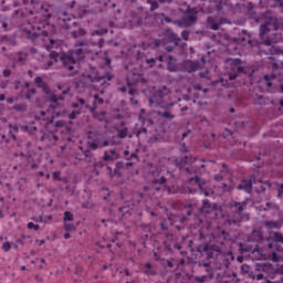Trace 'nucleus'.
Segmentation results:
<instances>
[{
    "label": "nucleus",
    "instance_id": "obj_23",
    "mask_svg": "<svg viewBox=\"0 0 283 283\" xmlns=\"http://www.w3.org/2000/svg\"><path fill=\"white\" fill-rule=\"evenodd\" d=\"M205 266H206V272H207L208 274L198 277V281H199L200 283L207 282V277H210V280L213 279V275H214V270L211 269V266H209V265H207V264H206Z\"/></svg>",
    "mask_w": 283,
    "mask_h": 283
},
{
    "label": "nucleus",
    "instance_id": "obj_28",
    "mask_svg": "<svg viewBox=\"0 0 283 283\" xmlns=\"http://www.w3.org/2000/svg\"><path fill=\"white\" fill-rule=\"evenodd\" d=\"M264 227H266V229H281L282 228V222L280 221H265L264 222Z\"/></svg>",
    "mask_w": 283,
    "mask_h": 283
},
{
    "label": "nucleus",
    "instance_id": "obj_1",
    "mask_svg": "<svg viewBox=\"0 0 283 283\" xmlns=\"http://www.w3.org/2000/svg\"><path fill=\"white\" fill-rule=\"evenodd\" d=\"M14 8L18 6H29V12H23L21 10H15L13 12V17L27 19V22H23L20 25V31L24 33L27 39H31V41H35V39H40V41H49L50 44L44 45L45 50H57L61 52V40H54L48 38L50 31V19L54 17V6L48 3H41L39 0H15L13 2Z\"/></svg>",
    "mask_w": 283,
    "mask_h": 283
},
{
    "label": "nucleus",
    "instance_id": "obj_42",
    "mask_svg": "<svg viewBox=\"0 0 283 283\" xmlns=\"http://www.w3.org/2000/svg\"><path fill=\"white\" fill-rule=\"evenodd\" d=\"M273 239L275 242H283V235L280 232H275Z\"/></svg>",
    "mask_w": 283,
    "mask_h": 283
},
{
    "label": "nucleus",
    "instance_id": "obj_62",
    "mask_svg": "<svg viewBox=\"0 0 283 283\" xmlns=\"http://www.w3.org/2000/svg\"><path fill=\"white\" fill-rule=\"evenodd\" d=\"M181 151H184V154L187 153V145L186 144L181 145Z\"/></svg>",
    "mask_w": 283,
    "mask_h": 283
},
{
    "label": "nucleus",
    "instance_id": "obj_63",
    "mask_svg": "<svg viewBox=\"0 0 283 283\" xmlns=\"http://www.w3.org/2000/svg\"><path fill=\"white\" fill-rule=\"evenodd\" d=\"M124 156H125L126 159H128L129 158V150H125Z\"/></svg>",
    "mask_w": 283,
    "mask_h": 283
},
{
    "label": "nucleus",
    "instance_id": "obj_24",
    "mask_svg": "<svg viewBox=\"0 0 283 283\" xmlns=\"http://www.w3.org/2000/svg\"><path fill=\"white\" fill-rule=\"evenodd\" d=\"M25 59H28V54L24 52L15 53L12 57L14 63H20V65H23V63H25Z\"/></svg>",
    "mask_w": 283,
    "mask_h": 283
},
{
    "label": "nucleus",
    "instance_id": "obj_43",
    "mask_svg": "<svg viewBox=\"0 0 283 283\" xmlns=\"http://www.w3.org/2000/svg\"><path fill=\"white\" fill-rule=\"evenodd\" d=\"M73 36H85V31L83 29H80L78 31H73L72 32Z\"/></svg>",
    "mask_w": 283,
    "mask_h": 283
},
{
    "label": "nucleus",
    "instance_id": "obj_2",
    "mask_svg": "<svg viewBox=\"0 0 283 283\" xmlns=\"http://www.w3.org/2000/svg\"><path fill=\"white\" fill-rule=\"evenodd\" d=\"M75 48V50L62 54L59 51H51V60L43 65V70H51L52 65L60 59L65 70H69L72 74H76L81 61L85 59V54L92 53V49H90V44L85 42H78Z\"/></svg>",
    "mask_w": 283,
    "mask_h": 283
},
{
    "label": "nucleus",
    "instance_id": "obj_57",
    "mask_svg": "<svg viewBox=\"0 0 283 283\" xmlns=\"http://www.w3.org/2000/svg\"><path fill=\"white\" fill-rule=\"evenodd\" d=\"M62 94H63V96L70 94V87L62 90Z\"/></svg>",
    "mask_w": 283,
    "mask_h": 283
},
{
    "label": "nucleus",
    "instance_id": "obj_12",
    "mask_svg": "<svg viewBox=\"0 0 283 283\" xmlns=\"http://www.w3.org/2000/svg\"><path fill=\"white\" fill-rule=\"evenodd\" d=\"M198 12H200V9H191V7L188 6L184 17L175 21L176 25L179 28H189L190 25H193V23L198 21Z\"/></svg>",
    "mask_w": 283,
    "mask_h": 283
},
{
    "label": "nucleus",
    "instance_id": "obj_32",
    "mask_svg": "<svg viewBox=\"0 0 283 283\" xmlns=\"http://www.w3.org/2000/svg\"><path fill=\"white\" fill-rule=\"evenodd\" d=\"M57 21H62V23H65L66 21H70V18H67V12L65 11H59L57 12Z\"/></svg>",
    "mask_w": 283,
    "mask_h": 283
},
{
    "label": "nucleus",
    "instance_id": "obj_26",
    "mask_svg": "<svg viewBox=\"0 0 283 283\" xmlns=\"http://www.w3.org/2000/svg\"><path fill=\"white\" fill-rule=\"evenodd\" d=\"M208 28H210V30H219L220 23L216 18L208 17Z\"/></svg>",
    "mask_w": 283,
    "mask_h": 283
},
{
    "label": "nucleus",
    "instance_id": "obj_20",
    "mask_svg": "<svg viewBox=\"0 0 283 283\" xmlns=\"http://www.w3.org/2000/svg\"><path fill=\"white\" fill-rule=\"evenodd\" d=\"M40 140L42 143H45V140H48V143H51V145H56V143L59 142V136H56L55 133L49 132L45 133Z\"/></svg>",
    "mask_w": 283,
    "mask_h": 283
},
{
    "label": "nucleus",
    "instance_id": "obj_4",
    "mask_svg": "<svg viewBox=\"0 0 283 283\" xmlns=\"http://www.w3.org/2000/svg\"><path fill=\"white\" fill-rule=\"evenodd\" d=\"M102 62L99 63V70L96 67H90L88 71L82 74V83L85 87H92L94 83L102 85L105 87L108 85L109 81L114 78L112 73L109 72L112 60L107 56V53H103Z\"/></svg>",
    "mask_w": 283,
    "mask_h": 283
},
{
    "label": "nucleus",
    "instance_id": "obj_52",
    "mask_svg": "<svg viewBox=\"0 0 283 283\" xmlns=\"http://www.w3.org/2000/svg\"><path fill=\"white\" fill-rule=\"evenodd\" d=\"M53 180H61V171L53 172Z\"/></svg>",
    "mask_w": 283,
    "mask_h": 283
},
{
    "label": "nucleus",
    "instance_id": "obj_29",
    "mask_svg": "<svg viewBox=\"0 0 283 283\" xmlns=\"http://www.w3.org/2000/svg\"><path fill=\"white\" fill-rule=\"evenodd\" d=\"M266 8H281L283 11V0H271L268 1Z\"/></svg>",
    "mask_w": 283,
    "mask_h": 283
},
{
    "label": "nucleus",
    "instance_id": "obj_33",
    "mask_svg": "<svg viewBox=\"0 0 283 283\" xmlns=\"http://www.w3.org/2000/svg\"><path fill=\"white\" fill-rule=\"evenodd\" d=\"M156 61H159V63H163V61H165V57L163 55H159L157 59H146V63L148 65H150V67H154V63H156Z\"/></svg>",
    "mask_w": 283,
    "mask_h": 283
},
{
    "label": "nucleus",
    "instance_id": "obj_21",
    "mask_svg": "<svg viewBox=\"0 0 283 283\" xmlns=\"http://www.w3.org/2000/svg\"><path fill=\"white\" fill-rule=\"evenodd\" d=\"M240 249L241 251H243L244 253H262V250H260V248L258 245H255L253 248V245L249 244V243H240Z\"/></svg>",
    "mask_w": 283,
    "mask_h": 283
},
{
    "label": "nucleus",
    "instance_id": "obj_60",
    "mask_svg": "<svg viewBox=\"0 0 283 283\" xmlns=\"http://www.w3.org/2000/svg\"><path fill=\"white\" fill-rule=\"evenodd\" d=\"M167 266H169V269H174V261L168 260L167 261Z\"/></svg>",
    "mask_w": 283,
    "mask_h": 283
},
{
    "label": "nucleus",
    "instance_id": "obj_9",
    "mask_svg": "<svg viewBox=\"0 0 283 283\" xmlns=\"http://www.w3.org/2000/svg\"><path fill=\"white\" fill-rule=\"evenodd\" d=\"M109 140L105 138L102 134H91L88 136L87 149L84 151V157L87 158L90 151L96 149H103V147H108Z\"/></svg>",
    "mask_w": 283,
    "mask_h": 283
},
{
    "label": "nucleus",
    "instance_id": "obj_11",
    "mask_svg": "<svg viewBox=\"0 0 283 283\" xmlns=\"http://www.w3.org/2000/svg\"><path fill=\"white\" fill-rule=\"evenodd\" d=\"M272 74L264 75L263 83L266 84L268 92H273L271 87H273V82L274 78H279V81H283V62H273L272 63Z\"/></svg>",
    "mask_w": 283,
    "mask_h": 283
},
{
    "label": "nucleus",
    "instance_id": "obj_59",
    "mask_svg": "<svg viewBox=\"0 0 283 283\" xmlns=\"http://www.w3.org/2000/svg\"><path fill=\"white\" fill-rule=\"evenodd\" d=\"M7 103H8L9 105H12V103H14V97H8V98H7Z\"/></svg>",
    "mask_w": 283,
    "mask_h": 283
},
{
    "label": "nucleus",
    "instance_id": "obj_49",
    "mask_svg": "<svg viewBox=\"0 0 283 283\" xmlns=\"http://www.w3.org/2000/svg\"><path fill=\"white\" fill-rule=\"evenodd\" d=\"M266 269H269V265H266V264L260 263L256 265L258 271H266Z\"/></svg>",
    "mask_w": 283,
    "mask_h": 283
},
{
    "label": "nucleus",
    "instance_id": "obj_54",
    "mask_svg": "<svg viewBox=\"0 0 283 283\" xmlns=\"http://www.w3.org/2000/svg\"><path fill=\"white\" fill-rule=\"evenodd\" d=\"M55 127H65V122L63 120L55 122Z\"/></svg>",
    "mask_w": 283,
    "mask_h": 283
},
{
    "label": "nucleus",
    "instance_id": "obj_38",
    "mask_svg": "<svg viewBox=\"0 0 283 283\" xmlns=\"http://www.w3.org/2000/svg\"><path fill=\"white\" fill-rule=\"evenodd\" d=\"M148 6H150V12L158 10V2L156 0H147Z\"/></svg>",
    "mask_w": 283,
    "mask_h": 283
},
{
    "label": "nucleus",
    "instance_id": "obj_37",
    "mask_svg": "<svg viewBox=\"0 0 283 283\" xmlns=\"http://www.w3.org/2000/svg\"><path fill=\"white\" fill-rule=\"evenodd\" d=\"M103 34H107V29H97L92 32V36H103Z\"/></svg>",
    "mask_w": 283,
    "mask_h": 283
},
{
    "label": "nucleus",
    "instance_id": "obj_61",
    "mask_svg": "<svg viewBox=\"0 0 283 283\" xmlns=\"http://www.w3.org/2000/svg\"><path fill=\"white\" fill-rule=\"evenodd\" d=\"M175 249H177V251H180V249H182V245L180 243H175Z\"/></svg>",
    "mask_w": 283,
    "mask_h": 283
},
{
    "label": "nucleus",
    "instance_id": "obj_16",
    "mask_svg": "<svg viewBox=\"0 0 283 283\" xmlns=\"http://www.w3.org/2000/svg\"><path fill=\"white\" fill-rule=\"evenodd\" d=\"M234 42L238 43V45H243L244 48H247V45H249V48H253L255 45V42L251 40V35L247 32H243V36L234 39Z\"/></svg>",
    "mask_w": 283,
    "mask_h": 283
},
{
    "label": "nucleus",
    "instance_id": "obj_19",
    "mask_svg": "<svg viewBox=\"0 0 283 283\" xmlns=\"http://www.w3.org/2000/svg\"><path fill=\"white\" fill-rule=\"evenodd\" d=\"M237 189L239 191L243 190L245 193H251L253 191V181L251 179H243Z\"/></svg>",
    "mask_w": 283,
    "mask_h": 283
},
{
    "label": "nucleus",
    "instance_id": "obj_6",
    "mask_svg": "<svg viewBox=\"0 0 283 283\" xmlns=\"http://www.w3.org/2000/svg\"><path fill=\"white\" fill-rule=\"evenodd\" d=\"M277 30H283V19L282 18H270L266 23L260 27V36L263 41V45L270 48L271 54L277 52V49L273 46L275 40L271 38V32H277Z\"/></svg>",
    "mask_w": 283,
    "mask_h": 283
},
{
    "label": "nucleus",
    "instance_id": "obj_8",
    "mask_svg": "<svg viewBox=\"0 0 283 283\" xmlns=\"http://www.w3.org/2000/svg\"><path fill=\"white\" fill-rule=\"evenodd\" d=\"M78 103L80 104L74 103L72 105V108L74 111H72L69 114L70 120H75L76 116H80V114L83 112V107L85 109H90L91 114H94L96 112V105H103L104 101H103V98H101V96H98V94H95L94 95V106L93 107H90V104H87V102H85L84 98H80Z\"/></svg>",
    "mask_w": 283,
    "mask_h": 283
},
{
    "label": "nucleus",
    "instance_id": "obj_5",
    "mask_svg": "<svg viewBox=\"0 0 283 283\" xmlns=\"http://www.w3.org/2000/svg\"><path fill=\"white\" fill-rule=\"evenodd\" d=\"M34 82L36 87H40V90L43 91L51 103L49 105L48 114H51L53 118L65 117L67 113L65 112V108L62 106V104L59 103V101H64L65 97L63 95L56 96V94L52 93V90L48 83L43 82L41 76H36Z\"/></svg>",
    "mask_w": 283,
    "mask_h": 283
},
{
    "label": "nucleus",
    "instance_id": "obj_25",
    "mask_svg": "<svg viewBox=\"0 0 283 283\" xmlns=\"http://www.w3.org/2000/svg\"><path fill=\"white\" fill-rule=\"evenodd\" d=\"M129 21V28H136V25H140L143 23V19L138 17L137 14H132V19Z\"/></svg>",
    "mask_w": 283,
    "mask_h": 283
},
{
    "label": "nucleus",
    "instance_id": "obj_48",
    "mask_svg": "<svg viewBox=\"0 0 283 283\" xmlns=\"http://www.w3.org/2000/svg\"><path fill=\"white\" fill-rule=\"evenodd\" d=\"M243 8L247 10V12H251V10H253V3L248 2L243 4Z\"/></svg>",
    "mask_w": 283,
    "mask_h": 283
},
{
    "label": "nucleus",
    "instance_id": "obj_14",
    "mask_svg": "<svg viewBox=\"0 0 283 283\" xmlns=\"http://www.w3.org/2000/svg\"><path fill=\"white\" fill-rule=\"evenodd\" d=\"M232 207L237 209L234 217L228 220L229 224H240L243 220H249L248 214H242V212L247 209V201L242 202H233Z\"/></svg>",
    "mask_w": 283,
    "mask_h": 283
},
{
    "label": "nucleus",
    "instance_id": "obj_46",
    "mask_svg": "<svg viewBox=\"0 0 283 283\" xmlns=\"http://www.w3.org/2000/svg\"><path fill=\"white\" fill-rule=\"evenodd\" d=\"M64 229L65 231H74L76 228L74 227V223H65Z\"/></svg>",
    "mask_w": 283,
    "mask_h": 283
},
{
    "label": "nucleus",
    "instance_id": "obj_56",
    "mask_svg": "<svg viewBox=\"0 0 283 283\" xmlns=\"http://www.w3.org/2000/svg\"><path fill=\"white\" fill-rule=\"evenodd\" d=\"M241 271H242L243 273H249V265H242V266H241Z\"/></svg>",
    "mask_w": 283,
    "mask_h": 283
},
{
    "label": "nucleus",
    "instance_id": "obj_27",
    "mask_svg": "<svg viewBox=\"0 0 283 283\" xmlns=\"http://www.w3.org/2000/svg\"><path fill=\"white\" fill-rule=\"evenodd\" d=\"M143 273L145 275H156V270H154V265H151V263H146L143 268Z\"/></svg>",
    "mask_w": 283,
    "mask_h": 283
},
{
    "label": "nucleus",
    "instance_id": "obj_34",
    "mask_svg": "<svg viewBox=\"0 0 283 283\" xmlns=\"http://www.w3.org/2000/svg\"><path fill=\"white\" fill-rule=\"evenodd\" d=\"M9 132L11 134V137L13 138V140H17V133H19V126L17 125H9Z\"/></svg>",
    "mask_w": 283,
    "mask_h": 283
},
{
    "label": "nucleus",
    "instance_id": "obj_13",
    "mask_svg": "<svg viewBox=\"0 0 283 283\" xmlns=\"http://www.w3.org/2000/svg\"><path fill=\"white\" fill-rule=\"evenodd\" d=\"M178 43H180V38L171 31H167L163 40H155V45L157 48L163 45L167 52H172Z\"/></svg>",
    "mask_w": 283,
    "mask_h": 283
},
{
    "label": "nucleus",
    "instance_id": "obj_45",
    "mask_svg": "<svg viewBox=\"0 0 283 283\" xmlns=\"http://www.w3.org/2000/svg\"><path fill=\"white\" fill-rule=\"evenodd\" d=\"M36 94V90L31 88L27 94H25V99L30 101V98H32V95Z\"/></svg>",
    "mask_w": 283,
    "mask_h": 283
},
{
    "label": "nucleus",
    "instance_id": "obj_10",
    "mask_svg": "<svg viewBox=\"0 0 283 283\" xmlns=\"http://www.w3.org/2000/svg\"><path fill=\"white\" fill-rule=\"evenodd\" d=\"M199 235L201 240H205L207 242L205 250L207 251L209 247H214L213 242H220V244H224L228 240H231V234L229 232L222 230L219 234V237L213 235L212 233L210 234H205L203 230H199Z\"/></svg>",
    "mask_w": 283,
    "mask_h": 283
},
{
    "label": "nucleus",
    "instance_id": "obj_3",
    "mask_svg": "<svg viewBox=\"0 0 283 283\" xmlns=\"http://www.w3.org/2000/svg\"><path fill=\"white\" fill-rule=\"evenodd\" d=\"M175 165L188 174L189 185H195V187L200 190V193L209 196L208 190L202 188L205 181H201L200 177H198V174H200V167H205V160H200L192 156H185L176 158Z\"/></svg>",
    "mask_w": 283,
    "mask_h": 283
},
{
    "label": "nucleus",
    "instance_id": "obj_58",
    "mask_svg": "<svg viewBox=\"0 0 283 283\" xmlns=\"http://www.w3.org/2000/svg\"><path fill=\"white\" fill-rule=\"evenodd\" d=\"M108 154H109L113 158H116V150L111 149V150H108Z\"/></svg>",
    "mask_w": 283,
    "mask_h": 283
},
{
    "label": "nucleus",
    "instance_id": "obj_51",
    "mask_svg": "<svg viewBox=\"0 0 283 283\" xmlns=\"http://www.w3.org/2000/svg\"><path fill=\"white\" fill-rule=\"evenodd\" d=\"M181 36H182L184 41H189V31H182Z\"/></svg>",
    "mask_w": 283,
    "mask_h": 283
},
{
    "label": "nucleus",
    "instance_id": "obj_30",
    "mask_svg": "<svg viewBox=\"0 0 283 283\" xmlns=\"http://www.w3.org/2000/svg\"><path fill=\"white\" fill-rule=\"evenodd\" d=\"M127 134H129V130L127 129V127H123V128H117V137L123 139V138H127Z\"/></svg>",
    "mask_w": 283,
    "mask_h": 283
},
{
    "label": "nucleus",
    "instance_id": "obj_44",
    "mask_svg": "<svg viewBox=\"0 0 283 283\" xmlns=\"http://www.w3.org/2000/svg\"><path fill=\"white\" fill-rule=\"evenodd\" d=\"M104 44L105 41L102 38L97 39V42H92V45H98L99 50L103 48Z\"/></svg>",
    "mask_w": 283,
    "mask_h": 283
},
{
    "label": "nucleus",
    "instance_id": "obj_41",
    "mask_svg": "<svg viewBox=\"0 0 283 283\" xmlns=\"http://www.w3.org/2000/svg\"><path fill=\"white\" fill-rule=\"evenodd\" d=\"M12 249V244H10V242H4L2 244V250L4 251V253H8V251H10Z\"/></svg>",
    "mask_w": 283,
    "mask_h": 283
},
{
    "label": "nucleus",
    "instance_id": "obj_22",
    "mask_svg": "<svg viewBox=\"0 0 283 283\" xmlns=\"http://www.w3.org/2000/svg\"><path fill=\"white\" fill-rule=\"evenodd\" d=\"M264 240V234L260 230H253L248 238V242H262Z\"/></svg>",
    "mask_w": 283,
    "mask_h": 283
},
{
    "label": "nucleus",
    "instance_id": "obj_18",
    "mask_svg": "<svg viewBox=\"0 0 283 283\" xmlns=\"http://www.w3.org/2000/svg\"><path fill=\"white\" fill-rule=\"evenodd\" d=\"M165 182H167V179L163 175L159 177V179L155 178L153 180V187L150 188L151 193H154V191L160 193V190L163 189V187H165Z\"/></svg>",
    "mask_w": 283,
    "mask_h": 283
},
{
    "label": "nucleus",
    "instance_id": "obj_36",
    "mask_svg": "<svg viewBox=\"0 0 283 283\" xmlns=\"http://www.w3.org/2000/svg\"><path fill=\"white\" fill-rule=\"evenodd\" d=\"M63 220L64 222H72L74 220V214L70 211H65Z\"/></svg>",
    "mask_w": 283,
    "mask_h": 283
},
{
    "label": "nucleus",
    "instance_id": "obj_35",
    "mask_svg": "<svg viewBox=\"0 0 283 283\" xmlns=\"http://www.w3.org/2000/svg\"><path fill=\"white\" fill-rule=\"evenodd\" d=\"M13 109L15 112H28V104H15Z\"/></svg>",
    "mask_w": 283,
    "mask_h": 283
},
{
    "label": "nucleus",
    "instance_id": "obj_7",
    "mask_svg": "<svg viewBox=\"0 0 283 283\" xmlns=\"http://www.w3.org/2000/svg\"><path fill=\"white\" fill-rule=\"evenodd\" d=\"M170 91L167 86H163L155 91V93L149 97V105L151 107H160L161 109H166L164 113L158 112V116H161V118H166L167 120H171L175 118V116L169 113L170 107H174L172 104L165 103V98L169 96Z\"/></svg>",
    "mask_w": 283,
    "mask_h": 283
},
{
    "label": "nucleus",
    "instance_id": "obj_47",
    "mask_svg": "<svg viewBox=\"0 0 283 283\" xmlns=\"http://www.w3.org/2000/svg\"><path fill=\"white\" fill-rule=\"evenodd\" d=\"M4 78H8L12 75V71L10 69H4L2 72Z\"/></svg>",
    "mask_w": 283,
    "mask_h": 283
},
{
    "label": "nucleus",
    "instance_id": "obj_39",
    "mask_svg": "<svg viewBox=\"0 0 283 283\" xmlns=\"http://www.w3.org/2000/svg\"><path fill=\"white\" fill-rule=\"evenodd\" d=\"M269 209H275L276 211H279L280 207H277V205H275L273 202H268L266 208H264V211H269Z\"/></svg>",
    "mask_w": 283,
    "mask_h": 283
},
{
    "label": "nucleus",
    "instance_id": "obj_64",
    "mask_svg": "<svg viewBox=\"0 0 283 283\" xmlns=\"http://www.w3.org/2000/svg\"><path fill=\"white\" fill-rule=\"evenodd\" d=\"M263 283H283V279H282V282H272V281H265Z\"/></svg>",
    "mask_w": 283,
    "mask_h": 283
},
{
    "label": "nucleus",
    "instance_id": "obj_53",
    "mask_svg": "<svg viewBox=\"0 0 283 283\" xmlns=\"http://www.w3.org/2000/svg\"><path fill=\"white\" fill-rule=\"evenodd\" d=\"M252 277H253V280H258V281L264 280V274L259 273V274H256V275H253Z\"/></svg>",
    "mask_w": 283,
    "mask_h": 283
},
{
    "label": "nucleus",
    "instance_id": "obj_50",
    "mask_svg": "<svg viewBox=\"0 0 283 283\" xmlns=\"http://www.w3.org/2000/svg\"><path fill=\"white\" fill-rule=\"evenodd\" d=\"M103 160H105V161L114 160V157L112 155H109L108 151H105L104 156H103Z\"/></svg>",
    "mask_w": 283,
    "mask_h": 283
},
{
    "label": "nucleus",
    "instance_id": "obj_15",
    "mask_svg": "<svg viewBox=\"0 0 283 283\" xmlns=\"http://www.w3.org/2000/svg\"><path fill=\"white\" fill-rule=\"evenodd\" d=\"M230 65V71L229 73V80L230 81H235L238 78V74H242L244 72V67H242V60L240 59H232L228 61Z\"/></svg>",
    "mask_w": 283,
    "mask_h": 283
},
{
    "label": "nucleus",
    "instance_id": "obj_40",
    "mask_svg": "<svg viewBox=\"0 0 283 283\" xmlns=\"http://www.w3.org/2000/svg\"><path fill=\"white\" fill-rule=\"evenodd\" d=\"M27 227H28V229H30V231H32V230L39 231V229H40V226L34 222H29Z\"/></svg>",
    "mask_w": 283,
    "mask_h": 283
},
{
    "label": "nucleus",
    "instance_id": "obj_31",
    "mask_svg": "<svg viewBox=\"0 0 283 283\" xmlns=\"http://www.w3.org/2000/svg\"><path fill=\"white\" fill-rule=\"evenodd\" d=\"M201 213H209V211H211V203L209 202V200H202V208H201Z\"/></svg>",
    "mask_w": 283,
    "mask_h": 283
},
{
    "label": "nucleus",
    "instance_id": "obj_55",
    "mask_svg": "<svg viewBox=\"0 0 283 283\" xmlns=\"http://www.w3.org/2000/svg\"><path fill=\"white\" fill-rule=\"evenodd\" d=\"M82 209H92V206H90V202L82 203Z\"/></svg>",
    "mask_w": 283,
    "mask_h": 283
},
{
    "label": "nucleus",
    "instance_id": "obj_17",
    "mask_svg": "<svg viewBox=\"0 0 283 283\" xmlns=\"http://www.w3.org/2000/svg\"><path fill=\"white\" fill-rule=\"evenodd\" d=\"M182 69L189 74H191V72H198V70H200V62L187 60L182 63Z\"/></svg>",
    "mask_w": 283,
    "mask_h": 283
}]
</instances>
